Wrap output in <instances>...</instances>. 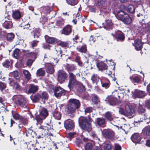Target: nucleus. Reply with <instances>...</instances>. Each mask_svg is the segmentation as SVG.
<instances>
[{
    "instance_id": "nucleus-1",
    "label": "nucleus",
    "mask_w": 150,
    "mask_h": 150,
    "mask_svg": "<svg viewBox=\"0 0 150 150\" xmlns=\"http://www.w3.org/2000/svg\"><path fill=\"white\" fill-rule=\"evenodd\" d=\"M80 102L78 100L74 99H70L68 104L67 112L68 113H74L76 109L80 107Z\"/></svg>"
},
{
    "instance_id": "nucleus-2",
    "label": "nucleus",
    "mask_w": 150,
    "mask_h": 150,
    "mask_svg": "<svg viewBox=\"0 0 150 150\" xmlns=\"http://www.w3.org/2000/svg\"><path fill=\"white\" fill-rule=\"evenodd\" d=\"M92 121L91 119L89 118H86L82 119L81 121L79 122V126L83 129L89 131L91 129V122Z\"/></svg>"
},
{
    "instance_id": "nucleus-3",
    "label": "nucleus",
    "mask_w": 150,
    "mask_h": 150,
    "mask_svg": "<svg viewBox=\"0 0 150 150\" xmlns=\"http://www.w3.org/2000/svg\"><path fill=\"white\" fill-rule=\"evenodd\" d=\"M40 115H38L36 116L35 119L40 124L42 122L43 119H45L48 115L47 110L44 108H41L40 110Z\"/></svg>"
},
{
    "instance_id": "nucleus-4",
    "label": "nucleus",
    "mask_w": 150,
    "mask_h": 150,
    "mask_svg": "<svg viewBox=\"0 0 150 150\" xmlns=\"http://www.w3.org/2000/svg\"><path fill=\"white\" fill-rule=\"evenodd\" d=\"M138 111L139 113L140 114L139 116L140 119V120H136L134 121V123H140V122H143L144 120H149L148 118H146L145 117V114H144V113L145 112V110L143 106L142 105H139L138 107Z\"/></svg>"
},
{
    "instance_id": "nucleus-5",
    "label": "nucleus",
    "mask_w": 150,
    "mask_h": 150,
    "mask_svg": "<svg viewBox=\"0 0 150 150\" xmlns=\"http://www.w3.org/2000/svg\"><path fill=\"white\" fill-rule=\"evenodd\" d=\"M13 100L16 104L24 107L26 103V100L22 95L14 96L13 97Z\"/></svg>"
},
{
    "instance_id": "nucleus-6",
    "label": "nucleus",
    "mask_w": 150,
    "mask_h": 150,
    "mask_svg": "<svg viewBox=\"0 0 150 150\" xmlns=\"http://www.w3.org/2000/svg\"><path fill=\"white\" fill-rule=\"evenodd\" d=\"M103 135L105 138L112 139L114 137L115 133L113 131L109 129H104L102 132Z\"/></svg>"
},
{
    "instance_id": "nucleus-7",
    "label": "nucleus",
    "mask_w": 150,
    "mask_h": 150,
    "mask_svg": "<svg viewBox=\"0 0 150 150\" xmlns=\"http://www.w3.org/2000/svg\"><path fill=\"white\" fill-rule=\"evenodd\" d=\"M111 35L115 37L117 41L122 42L125 38V37L123 33L121 31H117L115 32V33H111Z\"/></svg>"
},
{
    "instance_id": "nucleus-8",
    "label": "nucleus",
    "mask_w": 150,
    "mask_h": 150,
    "mask_svg": "<svg viewBox=\"0 0 150 150\" xmlns=\"http://www.w3.org/2000/svg\"><path fill=\"white\" fill-rule=\"evenodd\" d=\"M55 96L57 98H59L63 95H64L65 90L60 87H56L54 91Z\"/></svg>"
},
{
    "instance_id": "nucleus-9",
    "label": "nucleus",
    "mask_w": 150,
    "mask_h": 150,
    "mask_svg": "<svg viewBox=\"0 0 150 150\" xmlns=\"http://www.w3.org/2000/svg\"><path fill=\"white\" fill-rule=\"evenodd\" d=\"M66 78V73L63 70H60L58 71L57 80L60 83L65 81Z\"/></svg>"
},
{
    "instance_id": "nucleus-10",
    "label": "nucleus",
    "mask_w": 150,
    "mask_h": 150,
    "mask_svg": "<svg viewBox=\"0 0 150 150\" xmlns=\"http://www.w3.org/2000/svg\"><path fill=\"white\" fill-rule=\"evenodd\" d=\"M146 95V93L145 91L136 90L133 94V97L134 98H142Z\"/></svg>"
},
{
    "instance_id": "nucleus-11",
    "label": "nucleus",
    "mask_w": 150,
    "mask_h": 150,
    "mask_svg": "<svg viewBox=\"0 0 150 150\" xmlns=\"http://www.w3.org/2000/svg\"><path fill=\"white\" fill-rule=\"evenodd\" d=\"M131 139L132 141L135 143L141 144L140 142L141 137L140 135L138 133H134L131 137Z\"/></svg>"
},
{
    "instance_id": "nucleus-12",
    "label": "nucleus",
    "mask_w": 150,
    "mask_h": 150,
    "mask_svg": "<svg viewBox=\"0 0 150 150\" xmlns=\"http://www.w3.org/2000/svg\"><path fill=\"white\" fill-rule=\"evenodd\" d=\"M96 65L99 70L103 71L107 69V65L103 62L97 63Z\"/></svg>"
},
{
    "instance_id": "nucleus-13",
    "label": "nucleus",
    "mask_w": 150,
    "mask_h": 150,
    "mask_svg": "<svg viewBox=\"0 0 150 150\" xmlns=\"http://www.w3.org/2000/svg\"><path fill=\"white\" fill-rule=\"evenodd\" d=\"M75 76L72 73L69 74V81L68 87L69 88V90L70 91L72 85L73 84L75 81Z\"/></svg>"
},
{
    "instance_id": "nucleus-14",
    "label": "nucleus",
    "mask_w": 150,
    "mask_h": 150,
    "mask_svg": "<svg viewBox=\"0 0 150 150\" xmlns=\"http://www.w3.org/2000/svg\"><path fill=\"white\" fill-rule=\"evenodd\" d=\"M45 38L47 42L51 44H54L57 42V39L54 38L49 37L45 35Z\"/></svg>"
},
{
    "instance_id": "nucleus-15",
    "label": "nucleus",
    "mask_w": 150,
    "mask_h": 150,
    "mask_svg": "<svg viewBox=\"0 0 150 150\" xmlns=\"http://www.w3.org/2000/svg\"><path fill=\"white\" fill-rule=\"evenodd\" d=\"M12 16L13 19L18 20L21 17V13L18 10L13 11Z\"/></svg>"
},
{
    "instance_id": "nucleus-16",
    "label": "nucleus",
    "mask_w": 150,
    "mask_h": 150,
    "mask_svg": "<svg viewBox=\"0 0 150 150\" xmlns=\"http://www.w3.org/2000/svg\"><path fill=\"white\" fill-rule=\"evenodd\" d=\"M126 115L128 116H131L135 112L134 109L129 107V106H126Z\"/></svg>"
},
{
    "instance_id": "nucleus-17",
    "label": "nucleus",
    "mask_w": 150,
    "mask_h": 150,
    "mask_svg": "<svg viewBox=\"0 0 150 150\" xmlns=\"http://www.w3.org/2000/svg\"><path fill=\"white\" fill-rule=\"evenodd\" d=\"M134 46L137 50H141L142 48V45L141 41L139 39L136 40L134 41Z\"/></svg>"
},
{
    "instance_id": "nucleus-18",
    "label": "nucleus",
    "mask_w": 150,
    "mask_h": 150,
    "mask_svg": "<svg viewBox=\"0 0 150 150\" xmlns=\"http://www.w3.org/2000/svg\"><path fill=\"white\" fill-rule=\"evenodd\" d=\"M107 99L109 100V103L110 105L114 106L116 105L117 100L115 97L110 96L108 97Z\"/></svg>"
},
{
    "instance_id": "nucleus-19",
    "label": "nucleus",
    "mask_w": 150,
    "mask_h": 150,
    "mask_svg": "<svg viewBox=\"0 0 150 150\" xmlns=\"http://www.w3.org/2000/svg\"><path fill=\"white\" fill-rule=\"evenodd\" d=\"M45 66L47 67V73L52 74L54 72V68L52 64L48 63L46 64Z\"/></svg>"
},
{
    "instance_id": "nucleus-20",
    "label": "nucleus",
    "mask_w": 150,
    "mask_h": 150,
    "mask_svg": "<svg viewBox=\"0 0 150 150\" xmlns=\"http://www.w3.org/2000/svg\"><path fill=\"white\" fill-rule=\"evenodd\" d=\"M97 124L99 126L104 125L106 124L105 120L103 117L98 118L96 119Z\"/></svg>"
},
{
    "instance_id": "nucleus-21",
    "label": "nucleus",
    "mask_w": 150,
    "mask_h": 150,
    "mask_svg": "<svg viewBox=\"0 0 150 150\" xmlns=\"http://www.w3.org/2000/svg\"><path fill=\"white\" fill-rule=\"evenodd\" d=\"M38 89V86L33 84L30 85L29 87V90L28 91L29 93H34L36 92Z\"/></svg>"
},
{
    "instance_id": "nucleus-22",
    "label": "nucleus",
    "mask_w": 150,
    "mask_h": 150,
    "mask_svg": "<svg viewBox=\"0 0 150 150\" xmlns=\"http://www.w3.org/2000/svg\"><path fill=\"white\" fill-rule=\"evenodd\" d=\"M121 21L127 24H129L132 22L131 19L128 14H125L124 18Z\"/></svg>"
},
{
    "instance_id": "nucleus-23",
    "label": "nucleus",
    "mask_w": 150,
    "mask_h": 150,
    "mask_svg": "<svg viewBox=\"0 0 150 150\" xmlns=\"http://www.w3.org/2000/svg\"><path fill=\"white\" fill-rule=\"evenodd\" d=\"M6 87L5 84L0 81V90L4 93H6L8 92V90L6 89Z\"/></svg>"
},
{
    "instance_id": "nucleus-24",
    "label": "nucleus",
    "mask_w": 150,
    "mask_h": 150,
    "mask_svg": "<svg viewBox=\"0 0 150 150\" xmlns=\"http://www.w3.org/2000/svg\"><path fill=\"white\" fill-rule=\"evenodd\" d=\"M112 25L111 20H107L105 21V25L103 26L105 29H108L111 28Z\"/></svg>"
},
{
    "instance_id": "nucleus-25",
    "label": "nucleus",
    "mask_w": 150,
    "mask_h": 150,
    "mask_svg": "<svg viewBox=\"0 0 150 150\" xmlns=\"http://www.w3.org/2000/svg\"><path fill=\"white\" fill-rule=\"evenodd\" d=\"M105 117L107 120L112 121L113 120V116L111 112L108 111L105 114Z\"/></svg>"
},
{
    "instance_id": "nucleus-26",
    "label": "nucleus",
    "mask_w": 150,
    "mask_h": 150,
    "mask_svg": "<svg viewBox=\"0 0 150 150\" xmlns=\"http://www.w3.org/2000/svg\"><path fill=\"white\" fill-rule=\"evenodd\" d=\"M13 62V61L12 60H6L5 62L2 63V64L4 67L8 68L11 66Z\"/></svg>"
},
{
    "instance_id": "nucleus-27",
    "label": "nucleus",
    "mask_w": 150,
    "mask_h": 150,
    "mask_svg": "<svg viewBox=\"0 0 150 150\" xmlns=\"http://www.w3.org/2000/svg\"><path fill=\"white\" fill-rule=\"evenodd\" d=\"M129 79L133 83H138L140 81V79L139 76H136L134 77L130 76Z\"/></svg>"
},
{
    "instance_id": "nucleus-28",
    "label": "nucleus",
    "mask_w": 150,
    "mask_h": 150,
    "mask_svg": "<svg viewBox=\"0 0 150 150\" xmlns=\"http://www.w3.org/2000/svg\"><path fill=\"white\" fill-rule=\"evenodd\" d=\"M125 14H127L125 13L123 11H118L117 12V15L120 18V20H122L124 18Z\"/></svg>"
},
{
    "instance_id": "nucleus-29",
    "label": "nucleus",
    "mask_w": 150,
    "mask_h": 150,
    "mask_svg": "<svg viewBox=\"0 0 150 150\" xmlns=\"http://www.w3.org/2000/svg\"><path fill=\"white\" fill-rule=\"evenodd\" d=\"M127 10L128 12L132 14L134 13L135 12L134 7L132 5H129L127 8Z\"/></svg>"
},
{
    "instance_id": "nucleus-30",
    "label": "nucleus",
    "mask_w": 150,
    "mask_h": 150,
    "mask_svg": "<svg viewBox=\"0 0 150 150\" xmlns=\"http://www.w3.org/2000/svg\"><path fill=\"white\" fill-rule=\"evenodd\" d=\"M14 37V35L13 33H8L6 35L7 40L8 41H11Z\"/></svg>"
},
{
    "instance_id": "nucleus-31",
    "label": "nucleus",
    "mask_w": 150,
    "mask_h": 150,
    "mask_svg": "<svg viewBox=\"0 0 150 150\" xmlns=\"http://www.w3.org/2000/svg\"><path fill=\"white\" fill-rule=\"evenodd\" d=\"M9 84L11 86H13L14 88L16 89H19L20 88V86L17 82L11 81L9 82Z\"/></svg>"
},
{
    "instance_id": "nucleus-32",
    "label": "nucleus",
    "mask_w": 150,
    "mask_h": 150,
    "mask_svg": "<svg viewBox=\"0 0 150 150\" xmlns=\"http://www.w3.org/2000/svg\"><path fill=\"white\" fill-rule=\"evenodd\" d=\"M45 72L42 68L38 69L37 71L36 75L38 76H43L45 75Z\"/></svg>"
},
{
    "instance_id": "nucleus-33",
    "label": "nucleus",
    "mask_w": 150,
    "mask_h": 150,
    "mask_svg": "<svg viewBox=\"0 0 150 150\" xmlns=\"http://www.w3.org/2000/svg\"><path fill=\"white\" fill-rule=\"evenodd\" d=\"M74 126V124L71 121H68L66 124V129H72Z\"/></svg>"
},
{
    "instance_id": "nucleus-34",
    "label": "nucleus",
    "mask_w": 150,
    "mask_h": 150,
    "mask_svg": "<svg viewBox=\"0 0 150 150\" xmlns=\"http://www.w3.org/2000/svg\"><path fill=\"white\" fill-rule=\"evenodd\" d=\"M102 86L103 87L106 88H108L110 86V82L107 79L105 82H103V80L101 81Z\"/></svg>"
},
{
    "instance_id": "nucleus-35",
    "label": "nucleus",
    "mask_w": 150,
    "mask_h": 150,
    "mask_svg": "<svg viewBox=\"0 0 150 150\" xmlns=\"http://www.w3.org/2000/svg\"><path fill=\"white\" fill-rule=\"evenodd\" d=\"M142 27L145 28L146 31L148 32L150 31V22L148 23L145 24L142 22Z\"/></svg>"
},
{
    "instance_id": "nucleus-36",
    "label": "nucleus",
    "mask_w": 150,
    "mask_h": 150,
    "mask_svg": "<svg viewBox=\"0 0 150 150\" xmlns=\"http://www.w3.org/2000/svg\"><path fill=\"white\" fill-rule=\"evenodd\" d=\"M23 73L24 74L25 78L28 80H29L31 78V74L28 70H23Z\"/></svg>"
},
{
    "instance_id": "nucleus-37",
    "label": "nucleus",
    "mask_w": 150,
    "mask_h": 150,
    "mask_svg": "<svg viewBox=\"0 0 150 150\" xmlns=\"http://www.w3.org/2000/svg\"><path fill=\"white\" fill-rule=\"evenodd\" d=\"M93 147L92 144L90 142L87 143L85 146V150H92Z\"/></svg>"
},
{
    "instance_id": "nucleus-38",
    "label": "nucleus",
    "mask_w": 150,
    "mask_h": 150,
    "mask_svg": "<svg viewBox=\"0 0 150 150\" xmlns=\"http://www.w3.org/2000/svg\"><path fill=\"white\" fill-rule=\"evenodd\" d=\"M111 148L110 143H107L104 144L103 150H110Z\"/></svg>"
},
{
    "instance_id": "nucleus-39",
    "label": "nucleus",
    "mask_w": 150,
    "mask_h": 150,
    "mask_svg": "<svg viewBox=\"0 0 150 150\" xmlns=\"http://www.w3.org/2000/svg\"><path fill=\"white\" fill-rule=\"evenodd\" d=\"M10 75L13 76L15 78L18 79L19 76V73L17 71H14L10 73Z\"/></svg>"
},
{
    "instance_id": "nucleus-40",
    "label": "nucleus",
    "mask_w": 150,
    "mask_h": 150,
    "mask_svg": "<svg viewBox=\"0 0 150 150\" xmlns=\"http://www.w3.org/2000/svg\"><path fill=\"white\" fill-rule=\"evenodd\" d=\"M34 38H38L40 36V30L39 28L36 29L34 30Z\"/></svg>"
},
{
    "instance_id": "nucleus-41",
    "label": "nucleus",
    "mask_w": 150,
    "mask_h": 150,
    "mask_svg": "<svg viewBox=\"0 0 150 150\" xmlns=\"http://www.w3.org/2000/svg\"><path fill=\"white\" fill-rule=\"evenodd\" d=\"M53 116L55 119L57 120H59L61 117L60 114L59 112H55L54 113Z\"/></svg>"
},
{
    "instance_id": "nucleus-42",
    "label": "nucleus",
    "mask_w": 150,
    "mask_h": 150,
    "mask_svg": "<svg viewBox=\"0 0 150 150\" xmlns=\"http://www.w3.org/2000/svg\"><path fill=\"white\" fill-rule=\"evenodd\" d=\"M40 98L42 99L45 100L47 99L48 98V95L46 92H43L41 95L40 94Z\"/></svg>"
},
{
    "instance_id": "nucleus-43",
    "label": "nucleus",
    "mask_w": 150,
    "mask_h": 150,
    "mask_svg": "<svg viewBox=\"0 0 150 150\" xmlns=\"http://www.w3.org/2000/svg\"><path fill=\"white\" fill-rule=\"evenodd\" d=\"M11 24V22L10 21H5L3 23V25L6 29H8L10 28V25Z\"/></svg>"
},
{
    "instance_id": "nucleus-44",
    "label": "nucleus",
    "mask_w": 150,
    "mask_h": 150,
    "mask_svg": "<svg viewBox=\"0 0 150 150\" xmlns=\"http://www.w3.org/2000/svg\"><path fill=\"white\" fill-rule=\"evenodd\" d=\"M13 117L15 119L18 120L20 121H21L22 120V118L21 116L17 113H16L13 115Z\"/></svg>"
},
{
    "instance_id": "nucleus-45",
    "label": "nucleus",
    "mask_w": 150,
    "mask_h": 150,
    "mask_svg": "<svg viewBox=\"0 0 150 150\" xmlns=\"http://www.w3.org/2000/svg\"><path fill=\"white\" fill-rule=\"evenodd\" d=\"M68 4L74 6L77 3V0H66Z\"/></svg>"
},
{
    "instance_id": "nucleus-46",
    "label": "nucleus",
    "mask_w": 150,
    "mask_h": 150,
    "mask_svg": "<svg viewBox=\"0 0 150 150\" xmlns=\"http://www.w3.org/2000/svg\"><path fill=\"white\" fill-rule=\"evenodd\" d=\"M106 2L105 0H100L97 3V5L100 7L104 6Z\"/></svg>"
},
{
    "instance_id": "nucleus-47",
    "label": "nucleus",
    "mask_w": 150,
    "mask_h": 150,
    "mask_svg": "<svg viewBox=\"0 0 150 150\" xmlns=\"http://www.w3.org/2000/svg\"><path fill=\"white\" fill-rule=\"evenodd\" d=\"M71 31V26L69 25L66 26V35L70 34Z\"/></svg>"
},
{
    "instance_id": "nucleus-48",
    "label": "nucleus",
    "mask_w": 150,
    "mask_h": 150,
    "mask_svg": "<svg viewBox=\"0 0 150 150\" xmlns=\"http://www.w3.org/2000/svg\"><path fill=\"white\" fill-rule=\"evenodd\" d=\"M79 50L81 52H85L87 50L86 45H83L81 46V48L79 49Z\"/></svg>"
},
{
    "instance_id": "nucleus-49",
    "label": "nucleus",
    "mask_w": 150,
    "mask_h": 150,
    "mask_svg": "<svg viewBox=\"0 0 150 150\" xmlns=\"http://www.w3.org/2000/svg\"><path fill=\"white\" fill-rule=\"evenodd\" d=\"M106 62L108 64H110L111 66L110 67L112 68V69H114L115 64L112 61V59L108 61L106 59Z\"/></svg>"
},
{
    "instance_id": "nucleus-50",
    "label": "nucleus",
    "mask_w": 150,
    "mask_h": 150,
    "mask_svg": "<svg viewBox=\"0 0 150 150\" xmlns=\"http://www.w3.org/2000/svg\"><path fill=\"white\" fill-rule=\"evenodd\" d=\"M144 130L146 135L150 136V126H149L146 127Z\"/></svg>"
},
{
    "instance_id": "nucleus-51",
    "label": "nucleus",
    "mask_w": 150,
    "mask_h": 150,
    "mask_svg": "<svg viewBox=\"0 0 150 150\" xmlns=\"http://www.w3.org/2000/svg\"><path fill=\"white\" fill-rule=\"evenodd\" d=\"M51 64H52L53 65H55L56 64H57L58 61V59L57 58H54L52 57L51 59Z\"/></svg>"
},
{
    "instance_id": "nucleus-52",
    "label": "nucleus",
    "mask_w": 150,
    "mask_h": 150,
    "mask_svg": "<svg viewBox=\"0 0 150 150\" xmlns=\"http://www.w3.org/2000/svg\"><path fill=\"white\" fill-rule=\"evenodd\" d=\"M40 94H38L35 96H34L33 100L34 102H36L38 101L40 99Z\"/></svg>"
},
{
    "instance_id": "nucleus-53",
    "label": "nucleus",
    "mask_w": 150,
    "mask_h": 150,
    "mask_svg": "<svg viewBox=\"0 0 150 150\" xmlns=\"http://www.w3.org/2000/svg\"><path fill=\"white\" fill-rule=\"evenodd\" d=\"M19 50L16 49L13 51V56H18L19 55Z\"/></svg>"
},
{
    "instance_id": "nucleus-54",
    "label": "nucleus",
    "mask_w": 150,
    "mask_h": 150,
    "mask_svg": "<svg viewBox=\"0 0 150 150\" xmlns=\"http://www.w3.org/2000/svg\"><path fill=\"white\" fill-rule=\"evenodd\" d=\"M93 108L91 107H88L86 108L85 110V112L86 113H89L92 111Z\"/></svg>"
},
{
    "instance_id": "nucleus-55",
    "label": "nucleus",
    "mask_w": 150,
    "mask_h": 150,
    "mask_svg": "<svg viewBox=\"0 0 150 150\" xmlns=\"http://www.w3.org/2000/svg\"><path fill=\"white\" fill-rule=\"evenodd\" d=\"M76 134V133L75 132L69 133L68 134V136L67 137L69 138L70 140L74 137V136Z\"/></svg>"
},
{
    "instance_id": "nucleus-56",
    "label": "nucleus",
    "mask_w": 150,
    "mask_h": 150,
    "mask_svg": "<svg viewBox=\"0 0 150 150\" xmlns=\"http://www.w3.org/2000/svg\"><path fill=\"white\" fill-rule=\"evenodd\" d=\"M47 89L49 92H50L54 89L53 86L52 85H49L47 87Z\"/></svg>"
},
{
    "instance_id": "nucleus-57",
    "label": "nucleus",
    "mask_w": 150,
    "mask_h": 150,
    "mask_svg": "<svg viewBox=\"0 0 150 150\" xmlns=\"http://www.w3.org/2000/svg\"><path fill=\"white\" fill-rule=\"evenodd\" d=\"M76 61L78 63V64L79 66H81L82 65V63L80 60L79 57H77L76 59Z\"/></svg>"
},
{
    "instance_id": "nucleus-58",
    "label": "nucleus",
    "mask_w": 150,
    "mask_h": 150,
    "mask_svg": "<svg viewBox=\"0 0 150 150\" xmlns=\"http://www.w3.org/2000/svg\"><path fill=\"white\" fill-rule=\"evenodd\" d=\"M34 61V60H33L32 59H28L27 62L26 64L28 66H30L32 65Z\"/></svg>"
},
{
    "instance_id": "nucleus-59",
    "label": "nucleus",
    "mask_w": 150,
    "mask_h": 150,
    "mask_svg": "<svg viewBox=\"0 0 150 150\" xmlns=\"http://www.w3.org/2000/svg\"><path fill=\"white\" fill-rule=\"evenodd\" d=\"M21 121L24 125H26L28 123V120L26 119L22 118V120L20 121Z\"/></svg>"
},
{
    "instance_id": "nucleus-60",
    "label": "nucleus",
    "mask_w": 150,
    "mask_h": 150,
    "mask_svg": "<svg viewBox=\"0 0 150 150\" xmlns=\"http://www.w3.org/2000/svg\"><path fill=\"white\" fill-rule=\"evenodd\" d=\"M119 113L122 115H126V113L125 112L124 109L122 108L119 109Z\"/></svg>"
},
{
    "instance_id": "nucleus-61",
    "label": "nucleus",
    "mask_w": 150,
    "mask_h": 150,
    "mask_svg": "<svg viewBox=\"0 0 150 150\" xmlns=\"http://www.w3.org/2000/svg\"><path fill=\"white\" fill-rule=\"evenodd\" d=\"M38 41L36 40H34L32 43V45L33 47L35 46L37 44Z\"/></svg>"
},
{
    "instance_id": "nucleus-62",
    "label": "nucleus",
    "mask_w": 150,
    "mask_h": 150,
    "mask_svg": "<svg viewBox=\"0 0 150 150\" xmlns=\"http://www.w3.org/2000/svg\"><path fill=\"white\" fill-rule=\"evenodd\" d=\"M146 106L148 108L150 109V99L146 101Z\"/></svg>"
},
{
    "instance_id": "nucleus-63",
    "label": "nucleus",
    "mask_w": 150,
    "mask_h": 150,
    "mask_svg": "<svg viewBox=\"0 0 150 150\" xmlns=\"http://www.w3.org/2000/svg\"><path fill=\"white\" fill-rule=\"evenodd\" d=\"M121 147L119 145H116L115 147V150H121Z\"/></svg>"
},
{
    "instance_id": "nucleus-64",
    "label": "nucleus",
    "mask_w": 150,
    "mask_h": 150,
    "mask_svg": "<svg viewBox=\"0 0 150 150\" xmlns=\"http://www.w3.org/2000/svg\"><path fill=\"white\" fill-rule=\"evenodd\" d=\"M147 91L150 95V83L147 86Z\"/></svg>"
}]
</instances>
